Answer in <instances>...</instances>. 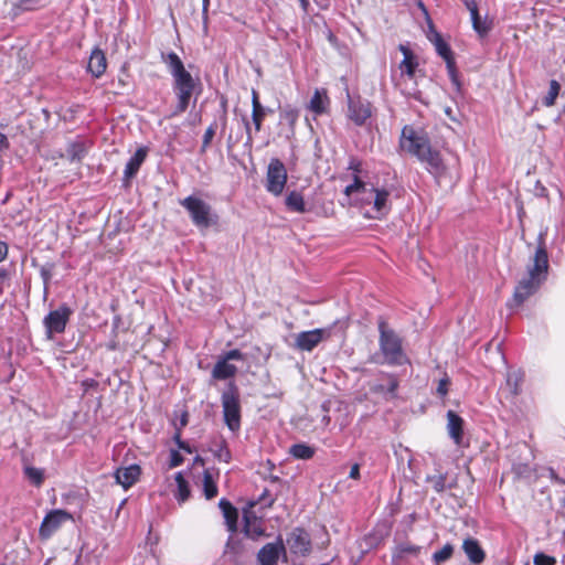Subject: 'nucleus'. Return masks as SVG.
Listing matches in <instances>:
<instances>
[{"mask_svg":"<svg viewBox=\"0 0 565 565\" xmlns=\"http://www.w3.org/2000/svg\"><path fill=\"white\" fill-rule=\"evenodd\" d=\"M548 254L543 234L539 235L537 246L527 266V276L524 277L515 287L513 298L509 306H521L531 295H533L541 284L546 280L548 273Z\"/></svg>","mask_w":565,"mask_h":565,"instance_id":"obj_1","label":"nucleus"},{"mask_svg":"<svg viewBox=\"0 0 565 565\" xmlns=\"http://www.w3.org/2000/svg\"><path fill=\"white\" fill-rule=\"evenodd\" d=\"M162 62L167 65L173 78V92L177 96V105L169 117L183 114L190 105L191 97L200 83L184 67L180 56L175 52L161 54Z\"/></svg>","mask_w":565,"mask_h":565,"instance_id":"obj_2","label":"nucleus"},{"mask_svg":"<svg viewBox=\"0 0 565 565\" xmlns=\"http://www.w3.org/2000/svg\"><path fill=\"white\" fill-rule=\"evenodd\" d=\"M390 196L391 191L387 188H376L370 184L348 201L365 218L382 220L391 212L392 203Z\"/></svg>","mask_w":565,"mask_h":565,"instance_id":"obj_3","label":"nucleus"},{"mask_svg":"<svg viewBox=\"0 0 565 565\" xmlns=\"http://www.w3.org/2000/svg\"><path fill=\"white\" fill-rule=\"evenodd\" d=\"M380 331V350L390 365H402L407 361V358L402 348L401 338L391 329L385 322L381 321L379 324Z\"/></svg>","mask_w":565,"mask_h":565,"instance_id":"obj_4","label":"nucleus"},{"mask_svg":"<svg viewBox=\"0 0 565 565\" xmlns=\"http://www.w3.org/2000/svg\"><path fill=\"white\" fill-rule=\"evenodd\" d=\"M223 418L232 433L241 429V403L237 387L231 383L221 396Z\"/></svg>","mask_w":565,"mask_h":565,"instance_id":"obj_5","label":"nucleus"},{"mask_svg":"<svg viewBox=\"0 0 565 565\" xmlns=\"http://www.w3.org/2000/svg\"><path fill=\"white\" fill-rule=\"evenodd\" d=\"M180 204L188 211L192 223L200 228H207L213 224L212 207L202 199L189 195L180 201Z\"/></svg>","mask_w":565,"mask_h":565,"instance_id":"obj_6","label":"nucleus"},{"mask_svg":"<svg viewBox=\"0 0 565 565\" xmlns=\"http://www.w3.org/2000/svg\"><path fill=\"white\" fill-rule=\"evenodd\" d=\"M401 146L419 160L430 147V141L423 131H417L412 126H404Z\"/></svg>","mask_w":565,"mask_h":565,"instance_id":"obj_7","label":"nucleus"},{"mask_svg":"<svg viewBox=\"0 0 565 565\" xmlns=\"http://www.w3.org/2000/svg\"><path fill=\"white\" fill-rule=\"evenodd\" d=\"M287 169L285 164L278 158H271L266 172V184L267 192L275 196L282 194L287 183Z\"/></svg>","mask_w":565,"mask_h":565,"instance_id":"obj_8","label":"nucleus"},{"mask_svg":"<svg viewBox=\"0 0 565 565\" xmlns=\"http://www.w3.org/2000/svg\"><path fill=\"white\" fill-rule=\"evenodd\" d=\"M72 313V309L67 305L63 303L44 317L43 324L47 339H52L54 334H60L65 331Z\"/></svg>","mask_w":565,"mask_h":565,"instance_id":"obj_9","label":"nucleus"},{"mask_svg":"<svg viewBox=\"0 0 565 565\" xmlns=\"http://www.w3.org/2000/svg\"><path fill=\"white\" fill-rule=\"evenodd\" d=\"M428 39L434 44L437 54L445 61L450 81L452 82V84L459 87L456 61L450 45L443 39L441 34L438 32H433V34L428 36Z\"/></svg>","mask_w":565,"mask_h":565,"instance_id":"obj_10","label":"nucleus"},{"mask_svg":"<svg viewBox=\"0 0 565 565\" xmlns=\"http://www.w3.org/2000/svg\"><path fill=\"white\" fill-rule=\"evenodd\" d=\"M73 516L71 513H68L65 510L62 509H54L51 510L43 518L42 523L39 529V535L42 540L50 539L53 533H55L63 523L66 521L72 520Z\"/></svg>","mask_w":565,"mask_h":565,"instance_id":"obj_11","label":"nucleus"},{"mask_svg":"<svg viewBox=\"0 0 565 565\" xmlns=\"http://www.w3.org/2000/svg\"><path fill=\"white\" fill-rule=\"evenodd\" d=\"M372 116V105L369 100L352 98L348 93V117L356 126H363Z\"/></svg>","mask_w":565,"mask_h":565,"instance_id":"obj_12","label":"nucleus"},{"mask_svg":"<svg viewBox=\"0 0 565 565\" xmlns=\"http://www.w3.org/2000/svg\"><path fill=\"white\" fill-rule=\"evenodd\" d=\"M287 542L291 553L296 555L306 556L311 551V539L305 529H294Z\"/></svg>","mask_w":565,"mask_h":565,"instance_id":"obj_13","label":"nucleus"},{"mask_svg":"<svg viewBox=\"0 0 565 565\" xmlns=\"http://www.w3.org/2000/svg\"><path fill=\"white\" fill-rule=\"evenodd\" d=\"M285 552L286 548L281 539L267 543L257 553L258 565H277L279 556Z\"/></svg>","mask_w":565,"mask_h":565,"instance_id":"obj_14","label":"nucleus"},{"mask_svg":"<svg viewBox=\"0 0 565 565\" xmlns=\"http://www.w3.org/2000/svg\"><path fill=\"white\" fill-rule=\"evenodd\" d=\"M328 335L324 329H313L299 332L296 335V348L301 351H312Z\"/></svg>","mask_w":565,"mask_h":565,"instance_id":"obj_15","label":"nucleus"},{"mask_svg":"<svg viewBox=\"0 0 565 565\" xmlns=\"http://www.w3.org/2000/svg\"><path fill=\"white\" fill-rule=\"evenodd\" d=\"M420 162L426 164L427 171L436 178L441 177L446 171V166L438 150L433 149L431 146L419 159Z\"/></svg>","mask_w":565,"mask_h":565,"instance_id":"obj_16","label":"nucleus"},{"mask_svg":"<svg viewBox=\"0 0 565 565\" xmlns=\"http://www.w3.org/2000/svg\"><path fill=\"white\" fill-rule=\"evenodd\" d=\"M147 153H148L147 147H139L135 151V153L129 158V160L127 161V163L125 166L124 174H122V181L125 183L130 182V180L134 177H136L140 167L142 166V163L145 162V160L147 158Z\"/></svg>","mask_w":565,"mask_h":565,"instance_id":"obj_17","label":"nucleus"},{"mask_svg":"<svg viewBox=\"0 0 565 565\" xmlns=\"http://www.w3.org/2000/svg\"><path fill=\"white\" fill-rule=\"evenodd\" d=\"M398 49L403 54V60L398 65L401 76H406L407 78L413 79L416 68L418 67L417 57L407 45L399 44Z\"/></svg>","mask_w":565,"mask_h":565,"instance_id":"obj_18","label":"nucleus"},{"mask_svg":"<svg viewBox=\"0 0 565 565\" xmlns=\"http://www.w3.org/2000/svg\"><path fill=\"white\" fill-rule=\"evenodd\" d=\"M447 431L457 446H461L463 439V419L454 411L447 412Z\"/></svg>","mask_w":565,"mask_h":565,"instance_id":"obj_19","label":"nucleus"},{"mask_svg":"<svg viewBox=\"0 0 565 565\" xmlns=\"http://www.w3.org/2000/svg\"><path fill=\"white\" fill-rule=\"evenodd\" d=\"M107 68V60L106 55L99 47H95L89 55L87 72L92 74L93 77L99 78L104 75Z\"/></svg>","mask_w":565,"mask_h":565,"instance_id":"obj_20","label":"nucleus"},{"mask_svg":"<svg viewBox=\"0 0 565 565\" xmlns=\"http://www.w3.org/2000/svg\"><path fill=\"white\" fill-rule=\"evenodd\" d=\"M467 8L470 12L473 30L480 38L487 36L492 28V22L487 18L480 17L477 4L473 1L467 2Z\"/></svg>","mask_w":565,"mask_h":565,"instance_id":"obj_21","label":"nucleus"},{"mask_svg":"<svg viewBox=\"0 0 565 565\" xmlns=\"http://www.w3.org/2000/svg\"><path fill=\"white\" fill-rule=\"evenodd\" d=\"M141 473V469L138 465H130L125 468H119L115 472L117 483L124 487V489L130 488L136 483Z\"/></svg>","mask_w":565,"mask_h":565,"instance_id":"obj_22","label":"nucleus"},{"mask_svg":"<svg viewBox=\"0 0 565 565\" xmlns=\"http://www.w3.org/2000/svg\"><path fill=\"white\" fill-rule=\"evenodd\" d=\"M244 533L252 540H258L264 535L265 531L263 527L262 519L257 518L253 513H244Z\"/></svg>","mask_w":565,"mask_h":565,"instance_id":"obj_23","label":"nucleus"},{"mask_svg":"<svg viewBox=\"0 0 565 565\" xmlns=\"http://www.w3.org/2000/svg\"><path fill=\"white\" fill-rule=\"evenodd\" d=\"M252 121L255 127V131L258 132L262 129L263 121L267 114L271 113L270 108L264 107L258 98V94L255 89L252 92Z\"/></svg>","mask_w":565,"mask_h":565,"instance_id":"obj_24","label":"nucleus"},{"mask_svg":"<svg viewBox=\"0 0 565 565\" xmlns=\"http://www.w3.org/2000/svg\"><path fill=\"white\" fill-rule=\"evenodd\" d=\"M462 550L472 564H481L486 558V553L476 539H466L462 543Z\"/></svg>","mask_w":565,"mask_h":565,"instance_id":"obj_25","label":"nucleus"},{"mask_svg":"<svg viewBox=\"0 0 565 565\" xmlns=\"http://www.w3.org/2000/svg\"><path fill=\"white\" fill-rule=\"evenodd\" d=\"M218 507L223 513L225 524L228 532L234 533L237 530V509L225 498H222L218 502Z\"/></svg>","mask_w":565,"mask_h":565,"instance_id":"obj_26","label":"nucleus"},{"mask_svg":"<svg viewBox=\"0 0 565 565\" xmlns=\"http://www.w3.org/2000/svg\"><path fill=\"white\" fill-rule=\"evenodd\" d=\"M330 104L329 97L326 89H316L308 108L316 115H321L327 111Z\"/></svg>","mask_w":565,"mask_h":565,"instance_id":"obj_27","label":"nucleus"},{"mask_svg":"<svg viewBox=\"0 0 565 565\" xmlns=\"http://www.w3.org/2000/svg\"><path fill=\"white\" fill-rule=\"evenodd\" d=\"M237 369L234 364L228 363L226 359L221 358L212 370V376L215 380H227L233 377Z\"/></svg>","mask_w":565,"mask_h":565,"instance_id":"obj_28","label":"nucleus"},{"mask_svg":"<svg viewBox=\"0 0 565 565\" xmlns=\"http://www.w3.org/2000/svg\"><path fill=\"white\" fill-rule=\"evenodd\" d=\"M524 380V373L521 370H510L507 373L505 384L513 396L521 393V385Z\"/></svg>","mask_w":565,"mask_h":565,"instance_id":"obj_29","label":"nucleus"},{"mask_svg":"<svg viewBox=\"0 0 565 565\" xmlns=\"http://www.w3.org/2000/svg\"><path fill=\"white\" fill-rule=\"evenodd\" d=\"M174 480L177 483V490L174 491V498L179 503H184L190 497V487L189 482L183 476L182 471H179L174 476Z\"/></svg>","mask_w":565,"mask_h":565,"instance_id":"obj_30","label":"nucleus"},{"mask_svg":"<svg viewBox=\"0 0 565 565\" xmlns=\"http://www.w3.org/2000/svg\"><path fill=\"white\" fill-rule=\"evenodd\" d=\"M285 204L287 209L291 212L296 213H305L306 212V203L303 195L298 191H291L288 193L285 200Z\"/></svg>","mask_w":565,"mask_h":565,"instance_id":"obj_31","label":"nucleus"},{"mask_svg":"<svg viewBox=\"0 0 565 565\" xmlns=\"http://www.w3.org/2000/svg\"><path fill=\"white\" fill-rule=\"evenodd\" d=\"M299 118V110L290 105H286L280 110V120L281 122H286L289 127V134L294 136L295 126Z\"/></svg>","mask_w":565,"mask_h":565,"instance_id":"obj_32","label":"nucleus"},{"mask_svg":"<svg viewBox=\"0 0 565 565\" xmlns=\"http://www.w3.org/2000/svg\"><path fill=\"white\" fill-rule=\"evenodd\" d=\"M289 454L295 459L309 460L315 456V448L307 444L299 443L290 447Z\"/></svg>","mask_w":565,"mask_h":565,"instance_id":"obj_33","label":"nucleus"},{"mask_svg":"<svg viewBox=\"0 0 565 565\" xmlns=\"http://www.w3.org/2000/svg\"><path fill=\"white\" fill-rule=\"evenodd\" d=\"M351 179L352 182L348 184L343 190V193L348 198V200L355 195L356 193H359L360 191H362L367 185H370L367 182L363 180V174H351Z\"/></svg>","mask_w":565,"mask_h":565,"instance_id":"obj_34","label":"nucleus"},{"mask_svg":"<svg viewBox=\"0 0 565 565\" xmlns=\"http://www.w3.org/2000/svg\"><path fill=\"white\" fill-rule=\"evenodd\" d=\"M398 387V381L394 375L386 376V383L376 384L373 387L375 393H381L394 397Z\"/></svg>","mask_w":565,"mask_h":565,"instance_id":"obj_35","label":"nucleus"},{"mask_svg":"<svg viewBox=\"0 0 565 565\" xmlns=\"http://www.w3.org/2000/svg\"><path fill=\"white\" fill-rule=\"evenodd\" d=\"M217 484L213 475L210 470H204L203 472V493L207 500H211L217 495Z\"/></svg>","mask_w":565,"mask_h":565,"instance_id":"obj_36","label":"nucleus"},{"mask_svg":"<svg viewBox=\"0 0 565 565\" xmlns=\"http://www.w3.org/2000/svg\"><path fill=\"white\" fill-rule=\"evenodd\" d=\"M23 473L25 478L35 487H41L44 482V469L32 466H24Z\"/></svg>","mask_w":565,"mask_h":565,"instance_id":"obj_37","label":"nucleus"},{"mask_svg":"<svg viewBox=\"0 0 565 565\" xmlns=\"http://www.w3.org/2000/svg\"><path fill=\"white\" fill-rule=\"evenodd\" d=\"M66 152L71 161H79L85 157L86 148L83 142L75 141L68 145Z\"/></svg>","mask_w":565,"mask_h":565,"instance_id":"obj_38","label":"nucleus"},{"mask_svg":"<svg viewBox=\"0 0 565 565\" xmlns=\"http://www.w3.org/2000/svg\"><path fill=\"white\" fill-rule=\"evenodd\" d=\"M561 92V85L556 79L550 81L547 94L543 97L542 103L545 107H552Z\"/></svg>","mask_w":565,"mask_h":565,"instance_id":"obj_39","label":"nucleus"},{"mask_svg":"<svg viewBox=\"0 0 565 565\" xmlns=\"http://www.w3.org/2000/svg\"><path fill=\"white\" fill-rule=\"evenodd\" d=\"M454 553V546L450 543H447L440 548L439 551H436L431 558L435 565H440L444 562L448 561Z\"/></svg>","mask_w":565,"mask_h":565,"instance_id":"obj_40","label":"nucleus"},{"mask_svg":"<svg viewBox=\"0 0 565 565\" xmlns=\"http://www.w3.org/2000/svg\"><path fill=\"white\" fill-rule=\"evenodd\" d=\"M215 458L220 461L230 462L232 455L224 439H221L213 450Z\"/></svg>","mask_w":565,"mask_h":565,"instance_id":"obj_41","label":"nucleus"},{"mask_svg":"<svg viewBox=\"0 0 565 565\" xmlns=\"http://www.w3.org/2000/svg\"><path fill=\"white\" fill-rule=\"evenodd\" d=\"M419 551H420V547L417 545H413L409 543H403L396 547L393 556L397 557V558H402L407 554L417 555L419 553Z\"/></svg>","mask_w":565,"mask_h":565,"instance_id":"obj_42","label":"nucleus"},{"mask_svg":"<svg viewBox=\"0 0 565 565\" xmlns=\"http://www.w3.org/2000/svg\"><path fill=\"white\" fill-rule=\"evenodd\" d=\"M44 0H17L14 8L20 11H32L41 8Z\"/></svg>","mask_w":565,"mask_h":565,"instance_id":"obj_43","label":"nucleus"},{"mask_svg":"<svg viewBox=\"0 0 565 565\" xmlns=\"http://www.w3.org/2000/svg\"><path fill=\"white\" fill-rule=\"evenodd\" d=\"M216 121L212 122L205 130L204 135H203V140H202V146H201V153H204L206 151V149L209 148L214 135H215V131H216Z\"/></svg>","mask_w":565,"mask_h":565,"instance_id":"obj_44","label":"nucleus"},{"mask_svg":"<svg viewBox=\"0 0 565 565\" xmlns=\"http://www.w3.org/2000/svg\"><path fill=\"white\" fill-rule=\"evenodd\" d=\"M348 171L351 172V174H363V163L362 161L356 157H350L348 162Z\"/></svg>","mask_w":565,"mask_h":565,"instance_id":"obj_45","label":"nucleus"},{"mask_svg":"<svg viewBox=\"0 0 565 565\" xmlns=\"http://www.w3.org/2000/svg\"><path fill=\"white\" fill-rule=\"evenodd\" d=\"M534 565H555L556 559L545 553H536L533 558Z\"/></svg>","mask_w":565,"mask_h":565,"instance_id":"obj_46","label":"nucleus"},{"mask_svg":"<svg viewBox=\"0 0 565 565\" xmlns=\"http://www.w3.org/2000/svg\"><path fill=\"white\" fill-rule=\"evenodd\" d=\"M183 456L179 452V450L171 449L170 450V460H169V468H175L183 462Z\"/></svg>","mask_w":565,"mask_h":565,"instance_id":"obj_47","label":"nucleus"},{"mask_svg":"<svg viewBox=\"0 0 565 565\" xmlns=\"http://www.w3.org/2000/svg\"><path fill=\"white\" fill-rule=\"evenodd\" d=\"M450 384V380L447 375H445L438 383L437 385V388H436V393L440 396V397H445L447 394H448V386Z\"/></svg>","mask_w":565,"mask_h":565,"instance_id":"obj_48","label":"nucleus"},{"mask_svg":"<svg viewBox=\"0 0 565 565\" xmlns=\"http://www.w3.org/2000/svg\"><path fill=\"white\" fill-rule=\"evenodd\" d=\"M433 482V488L436 492H443L446 488V477L445 476H436L429 478Z\"/></svg>","mask_w":565,"mask_h":565,"instance_id":"obj_49","label":"nucleus"},{"mask_svg":"<svg viewBox=\"0 0 565 565\" xmlns=\"http://www.w3.org/2000/svg\"><path fill=\"white\" fill-rule=\"evenodd\" d=\"M223 359H226V361H231V360H242L243 359V353L237 350V349H233V350H230L228 352H226L224 354V356H222Z\"/></svg>","mask_w":565,"mask_h":565,"instance_id":"obj_50","label":"nucleus"},{"mask_svg":"<svg viewBox=\"0 0 565 565\" xmlns=\"http://www.w3.org/2000/svg\"><path fill=\"white\" fill-rule=\"evenodd\" d=\"M244 125H245V130H246V142H245V145L246 146H252V143H253L252 128H250L249 121L246 118H244Z\"/></svg>","mask_w":565,"mask_h":565,"instance_id":"obj_51","label":"nucleus"},{"mask_svg":"<svg viewBox=\"0 0 565 565\" xmlns=\"http://www.w3.org/2000/svg\"><path fill=\"white\" fill-rule=\"evenodd\" d=\"M173 439H174L175 444L178 445V447H179L180 449H183V450H185V451H188V452H191L190 447L186 445V443H184V441L181 439V434H180L179 431L174 435Z\"/></svg>","mask_w":565,"mask_h":565,"instance_id":"obj_52","label":"nucleus"},{"mask_svg":"<svg viewBox=\"0 0 565 565\" xmlns=\"http://www.w3.org/2000/svg\"><path fill=\"white\" fill-rule=\"evenodd\" d=\"M8 277H9L8 270L4 268H1L0 269V295L3 294V287H4V284L8 279Z\"/></svg>","mask_w":565,"mask_h":565,"instance_id":"obj_53","label":"nucleus"},{"mask_svg":"<svg viewBox=\"0 0 565 565\" xmlns=\"http://www.w3.org/2000/svg\"><path fill=\"white\" fill-rule=\"evenodd\" d=\"M238 546V542L234 541L232 539V536H230V539L227 540L226 542V546H225V554L232 552V551H235V548Z\"/></svg>","mask_w":565,"mask_h":565,"instance_id":"obj_54","label":"nucleus"},{"mask_svg":"<svg viewBox=\"0 0 565 565\" xmlns=\"http://www.w3.org/2000/svg\"><path fill=\"white\" fill-rule=\"evenodd\" d=\"M349 477L351 479H355V480L360 478V465L359 463H354L351 467Z\"/></svg>","mask_w":565,"mask_h":565,"instance_id":"obj_55","label":"nucleus"},{"mask_svg":"<svg viewBox=\"0 0 565 565\" xmlns=\"http://www.w3.org/2000/svg\"><path fill=\"white\" fill-rule=\"evenodd\" d=\"M8 244L0 241V262L4 260L8 256Z\"/></svg>","mask_w":565,"mask_h":565,"instance_id":"obj_56","label":"nucleus"},{"mask_svg":"<svg viewBox=\"0 0 565 565\" xmlns=\"http://www.w3.org/2000/svg\"><path fill=\"white\" fill-rule=\"evenodd\" d=\"M8 148H9V140L4 134L0 132V150L8 149Z\"/></svg>","mask_w":565,"mask_h":565,"instance_id":"obj_57","label":"nucleus"},{"mask_svg":"<svg viewBox=\"0 0 565 565\" xmlns=\"http://www.w3.org/2000/svg\"><path fill=\"white\" fill-rule=\"evenodd\" d=\"M550 478L559 484H565V480L559 478L553 469H550Z\"/></svg>","mask_w":565,"mask_h":565,"instance_id":"obj_58","label":"nucleus"},{"mask_svg":"<svg viewBox=\"0 0 565 565\" xmlns=\"http://www.w3.org/2000/svg\"><path fill=\"white\" fill-rule=\"evenodd\" d=\"M299 3L303 12H307L310 6L309 0H299Z\"/></svg>","mask_w":565,"mask_h":565,"instance_id":"obj_59","label":"nucleus"},{"mask_svg":"<svg viewBox=\"0 0 565 565\" xmlns=\"http://www.w3.org/2000/svg\"><path fill=\"white\" fill-rule=\"evenodd\" d=\"M226 121H227V119H226V113H225V110H224V111H223V115H222V126H223V128L226 126Z\"/></svg>","mask_w":565,"mask_h":565,"instance_id":"obj_60","label":"nucleus"},{"mask_svg":"<svg viewBox=\"0 0 565 565\" xmlns=\"http://www.w3.org/2000/svg\"><path fill=\"white\" fill-rule=\"evenodd\" d=\"M209 8V0H203V12L205 13Z\"/></svg>","mask_w":565,"mask_h":565,"instance_id":"obj_61","label":"nucleus"},{"mask_svg":"<svg viewBox=\"0 0 565 565\" xmlns=\"http://www.w3.org/2000/svg\"><path fill=\"white\" fill-rule=\"evenodd\" d=\"M322 422L324 423V425H328L330 423V417L328 415H324Z\"/></svg>","mask_w":565,"mask_h":565,"instance_id":"obj_62","label":"nucleus"},{"mask_svg":"<svg viewBox=\"0 0 565 565\" xmlns=\"http://www.w3.org/2000/svg\"><path fill=\"white\" fill-rule=\"evenodd\" d=\"M186 423H188V418H186V414H184V415L182 416V418H181V425H183V426H184V425H186Z\"/></svg>","mask_w":565,"mask_h":565,"instance_id":"obj_63","label":"nucleus"},{"mask_svg":"<svg viewBox=\"0 0 565 565\" xmlns=\"http://www.w3.org/2000/svg\"><path fill=\"white\" fill-rule=\"evenodd\" d=\"M273 502H274V499H273V498H270V499H269L265 504H266L267 507H270V505L273 504Z\"/></svg>","mask_w":565,"mask_h":565,"instance_id":"obj_64","label":"nucleus"}]
</instances>
